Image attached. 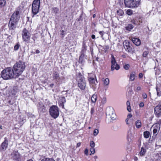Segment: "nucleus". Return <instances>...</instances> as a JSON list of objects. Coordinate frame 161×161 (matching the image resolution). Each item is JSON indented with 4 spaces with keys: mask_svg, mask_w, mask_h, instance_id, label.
Instances as JSON below:
<instances>
[{
    "mask_svg": "<svg viewBox=\"0 0 161 161\" xmlns=\"http://www.w3.org/2000/svg\"><path fill=\"white\" fill-rule=\"evenodd\" d=\"M25 68V63L19 61L17 62L14 65L13 69L14 73V75L17 77L20 75Z\"/></svg>",
    "mask_w": 161,
    "mask_h": 161,
    "instance_id": "obj_1",
    "label": "nucleus"
},
{
    "mask_svg": "<svg viewBox=\"0 0 161 161\" xmlns=\"http://www.w3.org/2000/svg\"><path fill=\"white\" fill-rule=\"evenodd\" d=\"M2 77L4 80L11 79L17 77L14 75V71L10 67L8 68L3 70L1 73Z\"/></svg>",
    "mask_w": 161,
    "mask_h": 161,
    "instance_id": "obj_2",
    "label": "nucleus"
},
{
    "mask_svg": "<svg viewBox=\"0 0 161 161\" xmlns=\"http://www.w3.org/2000/svg\"><path fill=\"white\" fill-rule=\"evenodd\" d=\"M76 80L78 82V86L81 90H84L86 87L85 80L83 76L80 73L77 75Z\"/></svg>",
    "mask_w": 161,
    "mask_h": 161,
    "instance_id": "obj_3",
    "label": "nucleus"
},
{
    "mask_svg": "<svg viewBox=\"0 0 161 161\" xmlns=\"http://www.w3.org/2000/svg\"><path fill=\"white\" fill-rule=\"evenodd\" d=\"M140 1V0H124L125 6L132 8L138 7Z\"/></svg>",
    "mask_w": 161,
    "mask_h": 161,
    "instance_id": "obj_4",
    "label": "nucleus"
},
{
    "mask_svg": "<svg viewBox=\"0 0 161 161\" xmlns=\"http://www.w3.org/2000/svg\"><path fill=\"white\" fill-rule=\"evenodd\" d=\"M40 3V0H34L33 1L32 6V12L34 14L32 17H34V15L37 14L39 12Z\"/></svg>",
    "mask_w": 161,
    "mask_h": 161,
    "instance_id": "obj_5",
    "label": "nucleus"
},
{
    "mask_svg": "<svg viewBox=\"0 0 161 161\" xmlns=\"http://www.w3.org/2000/svg\"><path fill=\"white\" fill-rule=\"evenodd\" d=\"M49 112L51 116L54 119L56 118L59 116V109L56 106L53 105L49 109Z\"/></svg>",
    "mask_w": 161,
    "mask_h": 161,
    "instance_id": "obj_6",
    "label": "nucleus"
},
{
    "mask_svg": "<svg viewBox=\"0 0 161 161\" xmlns=\"http://www.w3.org/2000/svg\"><path fill=\"white\" fill-rule=\"evenodd\" d=\"M21 34L23 42H29L31 36V34L30 32L25 28L22 30Z\"/></svg>",
    "mask_w": 161,
    "mask_h": 161,
    "instance_id": "obj_7",
    "label": "nucleus"
},
{
    "mask_svg": "<svg viewBox=\"0 0 161 161\" xmlns=\"http://www.w3.org/2000/svg\"><path fill=\"white\" fill-rule=\"evenodd\" d=\"M111 70L113 71L115 69L118 70L120 69L119 66L117 64L115 58L113 55H111Z\"/></svg>",
    "mask_w": 161,
    "mask_h": 161,
    "instance_id": "obj_8",
    "label": "nucleus"
},
{
    "mask_svg": "<svg viewBox=\"0 0 161 161\" xmlns=\"http://www.w3.org/2000/svg\"><path fill=\"white\" fill-rule=\"evenodd\" d=\"M94 77H90L89 78V81L90 85V86L92 87L93 90H95L96 88V85L97 83V80L96 79V76L94 75Z\"/></svg>",
    "mask_w": 161,
    "mask_h": 161,
    "instance_id": "obj_9",
    "label": "nucleus"
},
{
    "mask_svg": "<svg viewBox=\"0 0 161 161\" xmlns=\"http://www.w3.org/2000/svg\"><path fill=\"white\" fill-rule=\"evenodd\" d=\"M11 155L13 160L16 161H20L21 156L18 151H14L11 153Z\"/></svg>",
    "mask_w": 161,
    "mask_h": 161,
    "instance_id": "obj_10",
    "label": "nucleus"
},
{
    "mask_svg": "<svg viewBox=\"0 0 161 161\" xmlns=\"http://www.w3.org/2000/svg\"><path fill=\"white\" fill-rule=\"evenodd\" d=\"M20 17L19 11H16L13 13L10 20H11V21H14V22H18L19 19Z\"/></svg>",
    "mask_w": 161,
    "mask_h": 161,
    "instance_id": "obj_11",
    "label": "nucleus"
},
{
    "mask_svg": "<svg viewBox=\"0 0 161 161\" xmlns=\"http://www.w3.org/2000/svg\"><path fill=\"white\" fill-rule=\"evenodd\" d=\"M154 114L157 117L161 116V101L154 108Z\"/></svg>",
    "mask_w": 161,
    "mask_h": 161,
    "instance_id": "obj_12",
    "label": "nucleus"
},
{
    "mask_svg": "<svg viewBox=\"0 0 161 161\" xmlns=\"http://www.w3.org/2000/svg\"><path fill=\"white\" fill-rule=\"evenodd\" d=\"M37 107L38 111L40 113H45L46 111V109L44 105L41 102H39L37 104Z\"/></svg>",
    "mask_w": 161,
    "mask_h": 161,
    "instance_id": "obj_13",
    "label": "nucleus"
},
{
    "mask_svg": "<svg viewBox=\"0 0 161 161\" xmlns=\"http://www.w3.org/2000/svg\"><path fill=\"white\" fill-rule=\"evenodd\" d=\"M106 114L107 115L109 116L112 120H114L116 119V115L113 109L108 110L106 112Z\"/></svg>",
    "mask_w": 161,
    "mask_h": 161,
    "instance_id": "obj_14",
    "label": "nucleus"
},
{
    "mask_svg": "<svg viewBox=\"0 0 161 161\" xmlns=\"http://www.w3.org/2000/svg\"><path fill=\"white\" fill-rule=\"evenodd\" d=\"M17 22H14V21L10 20L8 23V27L10 30H14L16 27Z\"/></svg>",
    "mask_w": 161,
    "mask_h": 161,
    "instance_id": "obj_15",
    "label": "nucleus"
},
{
    "mask_svg": "<svg viewBox=\"0 0 161 161\" xmlns=\"http://www.w3.org/2000/svg\"><path fill=\"white\" fill-rule=\"evenodd\" d=\"M124 47L126 51L130 52L132 51V47L130 46L129 42L125 41L124 43Z\"/></svg>",
    "mask_w": 161,
    "mask_h": 161,
    "instance_id": "obj_16",
    "label": "nucleus"
},
{
    "mask_svg": "<svg viewBox=\"0 0 161 161\" xmlns=\"http://www.w3.org/2000/svg\"><path fill=\"white\" fill-rule=\"evenodd\" d=\"M53 80H55L57 83H59L60 80L59 74L57 71H54L53 74Z\"/></svg>",
    "mask_w": 161,
    "mask_h": 161,
    "instance_id": "obj_17",
    "label": "nucleus"
},
{
    "mask_svg": "<svg viewBox=\"0 0 161 161\" xmlns=\"http://www.w3.org/2000/svg\"><path fill=\"white\" fill-rule=\"evenodd\" d=\"M66 101V99L64 97H60L58 101L59 106L64 108V104L65 103Z\"/></svg>",
    "mask_w": 161,
    "mask_h": 161,
    "instance_id": "obj_18",
    "label": "nucleus"
},
{
    "mask_svg": "<svg viewBox=\"0 0 161 161\" xmlns=\"http://www.w3.org/2000/svg\"><path fill=\"white\" fill-rule=\"evenodd\" d=\"M8 141L6 138H5V140L3 142L1 145V150L4 151L8 147Z\"/></svg>",
    "mask_w": 161,
    "mask_h": 161,
    "instance_id": "obj_19",
    "label": "nucleus"
},
{
    "mask_svg": "<svg viewBox=\"0 0 161 161\" xmlns=\"http://www.w3.org/2000/svg\"><path fill=\"white\" fill-rule=\"evenodd\" d=\"M133 133L132 132L131 129H130L128 132V135L127 136V139L128 141L130 142L131 141L132 139L133 138Z\"/></svg>",
    "mask_w": 161,
    "mask_h": 161,
    "instance_id": "obj_20",
    "label": "nucleus"
},
{
    "mask_svg": "<svg viewBox=\"0 0 161 161\" xmlns=\"http://www.w3.org/2000/svg\"><path fill=\"white\" fill-rule=\"evenodd\" d=\"M131 41L136 46H138L141 44V41L139 39L137 38H132Z\"/></svg>",
    "mask_w": 161,
    "mask_h": 161,
    "instance_id": "obj_21",
    "label": "nucleus"
},
{
    "mask_svg": "<svg viewBox=\"0 0 161 161\" xmlns=\"http://www.w3.org/2000/svg\"><path fill=\"white\" fill-rule=\"evenodd\" d=\"M147 152V148L146 147H142L141 148L139 155L141 156H144Z\"/></svg>",
    "mask_w": 161,
    "mask_h": 161,
    "instance_id": "obj_22",
    "label": "nucleus"
},
{
    "mask_svg": "<svg viewBox=\"0 0 161 161\" xmlns=\"http://www.w3.org/2000/svg\"><path fill=\"white\" fill-rule=\"evenodd\" d=\"M136 73L135 72H133L130 73V80L132 81H133L136 78Z\"/></svg>",
    "mask_w": 161,
    "mask_h": 161,
    "instance_id": "obj_23",
    "label": "nucleus"
},
{
    "mask_svg": "<svg viewBox=\"0 0 161 161\" xmlns=\"http://www.w3.org/2000/svg\"><path fill=\"white\" fill-rule=\"evenodd\" d=\"M79 62L80 63L83 64L85 62V59L84 58V55L82 54L80 56Z\"/></svg>",
    "mask_w": 161,
    "mask_h": 161,
    "instance_id": "obj_24",
    "label": "nucleus"
},
{
    "mask_svg": "<svg viewBox=\"0 0 161 161\" xmlns=\"http://www.w3.org/2000/svg\"><path fill=\"white\" fill-rule=\"evenodd\" d=\"M103 85L107 86H108L109 83V79L106 78L105 79H103Z\"/></svg>",
    "mask_w": 161,
    "mask_h": 161,
    "instance_id": "obj_25",
    "label": "nucleus"
},
{
    "mask_svg": "<svg viewBox=\"0 0 161 161\" xmlns=\"http://www.w3.org/2000/svg\"><path fill=\"white\" fill-rule=\"evenodd\" d=\"M135 125L136 128H139L142 126V123L140 120H138L135 122Z\"/></svg>",
    "mask_w": 161,
    "mask_h": 161,
    "instance_id": "obj_26",
    "label": "nucleus"
},
{
    "mask_svg": "<svg viewBox=\"0 0 161 161\" xmlns=\"http://www.w3.org/2000/svg\"><path fill=\"white\" fill-rule=\"evenodd\" d=\"M160 125L159 124L156 123L153 125L152 128H153V129H154L160 130Z\"/></svg>",
    "mask_w": 161,
    "mask_h": 161,
    "instance_id": "obj_27",
    "label": "nucleus"
},
{
    "mask_svg": "<svg viewBox=\"0 0 161 161\" xmlns=\"http://www.w3.org/2000/svg\"><path fill=\"white\" fill-rule=\"evenodd\" d=\"M143 135L145 138H148L149 137L150 132L147 131H145L144 132Z\"/></svg>",
    "mask_w": 161,
    "mask_h": 161,
    "instance_id": "obj_28",
    "label": "nucleus"
},
{
    "mask_svg": "<svg viewBox=\"0 0 161 161\" xmlns=\"http://www.w3.org/2000/svg\"><path fill=\"white\" fill-rule=\"evenodd\" d=\"M133 26L131 24H128V25L125 27V29L127 30L130 31L133 28Z\"/></svg>",
    "mask_w": 161,
    "mask_h": 161,
    "instance_id": "obj_29",
    "label": "nucleus"
},
{
    "mask_svg": "<svg viewBox=\"0 0 161 161\" xmlns=\"http://www.w3.org/2000/svg\"><path fill=\"white\" fill-rule=\"evenodd\" d=\"M97 98V97L96 95L94 94L91 97L92 101L93 103H95L96 101Z\"/></svg>",
    "mask_w": 161,
    "mask_h": 161,
    "instance_id": "obj_30",
    "label": "nucleus"
},
{
    "mask_svg": "<svg viewBox=\"0 0 161 161\" xmlns=\"http://www.w3.org/2000/svg\"><path fill=\"white\" fill-rule=\"evenodd\" d=\"M156 89L157 96L158 97H160L161 96V91L160 89L157 86L156 87Z\"/></svg>",
    "mask_w": 161,
    "mask_h": 161,
    "instance_id": "obj_31",
    "label": "nucleus"
},
{
    "mask_svg": "<svg viewBox=\"0 0 161 161\" xmlns=\"http://www.w3.org/2000/svg\"><path fill=\"white\" fill-rule=\"evenodd\" d=\"M41 161H55V160L52 158H46L42 159Z\"/></svg>",
    "mask_w": 161,
    "mask_h": 161,
    "instance_id": "obj_32",
    "label": "nucleus"
},
{
    "mask_svg": "<svg viewBox=\"0 0 161 161\" xmlns=\"http://www.w3.org/2000/svg\"><path fill=\"white\" fill-rule=\"evenodd\" d=\"M117 14L119 16H122L124 14V12L123 10H122L119 9V10H118L117 11Z\"/></svg>",
    "mask_w": 161,
    "mask_h": 161,
    "instance_id": "obj_33",
    "label": "nucleus"
},
{
    "mask_svg": "<svg viewBox=\"0 0 161 161\" xmlns=\"http://www.w3.org/2000/svg\"><path fill=\"white\" fill-rule=\"evenodd\" d=\"M20 47V45L19 42L17 43L15 45L14 47V50L15 51H17L19 49Z\"/></svg>",
    "mask_w": 161,
    "mask_h": 161,
    "instance_id": "obj_34",
    "label": "nucleus"
},
{
    "mask_svg": "<svg viewBox=\"0 0 161 161\" xmlns=\"http://www.w3.org/2000/svg\"><path fill=\"white\" fill-rule=\"evenodd\" d=\"M59 11L58 8L56 7H53L52 8V11L55 14H57Z\"/></svg>",
    "mask_w": 161,
    "mask_h": 161,
    "instance_id": "obj_35",
    "label": "nucleus"
},
{
    "mask_svg": "<svg viewBox=\"0 0 161 161\" xmlns=\"http://www.w3.org/2000/svg\"><path fill=\"white\" fill-rule=\"evenodd\" d=\"M5 4V0H0V7H3Z\"/></svg>",
    "mask_w": 161,
    "mask_h": 161,
    "instance_id": "obj_36",
    "label": "nucleus"
},
{
    "mask_svg": "<svg viewBox=\"0 0 161 161\" xmlns=\"http://www.w3.org/2000/svg\"><path fill=\"white\" fill-rule=\"evenodd\" d=\"M159 130L154 129H153V135L155 136H156L157 135Z\"/></svg>",
    "mask_w": 161,
    "mask_h": 161,
    "instance_id": "obj_37",
    "label": "nucleus"
},
{
    "mask_svg": "<svg viewBox=\"0 0 161 161\" xmlns=\"http://www.w3.org/2000/svg\"><path fill=\"white\" fill-rule=\"evenodd\" d=\"M90 145L91 147H94L95 146V143L94 142L92 141L90 142Z\"/></svg>",
    "mask_w": 161,
    "mask_h": 161,
    "instance_id": "obj_38",
    "label": "nucleus"
},
{
    "mask_svg": "<svg viewBox=\"0 0 161 161\" xmlns=\"http://www.w3.org/2000/svg\"><path fill=\"white\" fill-rule=\"evenodd\" d=\"M126 13L128 15H130L133 14L132 10L130 9H128Z\"/></svg>",
    "mask_w": 161,
    "mask_h": 161,
    "instance_id": "obj_39",
    "label": "nucleus"
},
{
    "mask_svg": "<svg viewBox=\"0 0 161 161\" xmlns=\"http://www.w3.org/2000/svg\"><path fill=\"white\" fill-rule=\"evenodd\" d=\"M99 133V130L97 129H95L93 131V135L94 136H97Z\"/></svg>",
    "mask_w": 161,
    "mask_h": 161,
    "instance_id": "obj_40",
    "label": "nucleus"
},
{
    "mask_svg": "<svg viewBox=\"0 0 161 161\" xmlns=\"http://www.w3.org/2000/svg\"><path fill=\"white\" fill-rule=\"evenodd\" d=\"M149 52L148 51H145L142 54V56L144 57H146L147 56V55L148 54Z\"/></svg>",
    "mask_w": 161,
    "mask_h": 161,
    "instance_id": "obj_41",
    "label": "nucleus"
},
{
    "mask_svg": "<svg viewBox=\"0 0 161 161\" xmlns=\"http://www.w3.org/2000/svg\"><path fill=\"white\" fill-rule=\"evenodd\" d=\"M156 156L158 157V159L160 160L161 159V152H159L158 153L156 154Z\"/></svg>",
    "mask_w": 161,
    "mask_h": 161,
    "instance_id": "obj_42",
    "label": "nucleus"
},
{
    "mask_svg": "<svg viewBox=\"0 0 161 161\" xmlns=\"http://www.w3.org/2000/svg\"><path fill=\"white\" fill-rule=\"evenodd\" d=\"M106 99L105 97H103L102 99V101H101V103L104 104L106 103Z\"/></svg>",
    "mask_w": 161,
    "mask_h": 161,
    "instance_id": "obj_43",
    "label": "nucleus"
},
{
    "mask_svg": "<svg viewBox=\"0 0 161 161\" xmlns=\"http://www.w3.org/2000/svg\"><path fill=\"white\" fill-rule=\"evenodd\" d=\"M90 151L92 154H94L95 153V149L94 147H91L90 149Z\"/></svg>",
    "mask_w": 161,
    "mask_h": 161,
    "instance_id": "obj_44",
    "label": "nucleus"
},
{
    "mask_svg": "<svg viewBox=\"0 0 161 161\" xmlns=\"http://www.w3.org/2000/svg\"><path fill=\"white\" fill-rule=\"evenodd\" d=\"M130 65L129 64H125L124 66V68L126 70H128L129 68Z\"/></svg>",
    "mask_w": 161,
    "mask_h": 161,
    "instance_id": "obj_45",
    "label": "nucleus"
},
{
    "mask_svg": "<svg viewBox=\"0 0 161 161\" xmlns=\"http://www.w3.org/2000/svg\"><path fill=\"white\" fill-rule=\"evenodd\" d=\"M142 97L143 99H146L147 97V94L145 93H143L142 94Z\"/></svg>",
    "mask_w": 161,
    "mask_h": 161,
    "instance_id": "obj_46",
    "label": "nucleus"
},
{
    "mask_svg": "<svg viewBox=\"0 0 161 161\" xmlns=\"http://www.w3.org/2000/svg\"><path fill=\"white\" fill-rule=\"evenodd\" d=\"M95 110L94 108L92 107L91 108V115H92L94 112Z\"/></svg>",
    "mask_w": 161,
    "mask_h": 161,
    "instance_id": "obj_47",
    "label": "nucleus"
},
{
    "mask_svg": "<svg viewBox=\"0 0 161 161\" xmlns=\"http://www.w3.org/2000/svg\"><path fill=\"white\" fill-rule=\"evenodd\" d=\"M142 89V88L140 86H138L137 87L136 89V91L137 92L141 90Z\"/></svg>",
    "mask_w": 161,
    "mask_h": 161,
    "instance_id": "obj_48",
    "label": "nucleus"
},
{
    "mask_svg": "<svg viewBox=\"0 0 161 161\" xmlns=\"http://www.w3.org/2000/svg\"><path fill=\"white\" fill-rule=\"evenodd\" d=\"M127 110L129 112H130L131 111V107L130 106H127Z\"/></svg>",
    "mask_w": 161,
    "mask_h": 161,
    "instance_id": "obj_49",
    "label": "nucleus"
},
{
    "mask_svg": "<svg viewBox=\"0 0 161 161\" xmlns=\"http://www.w3.org/2000/svg\"><path fill=\"white\" fill-rule=\"evenodd\" d=\"M161 141V140H159L158 141V142H156V144L157 146H159V147H161V144H160L159 143V141Z\"/></svg>",
    "mask_w": 161,
    "mask_h": 161,
    "instance_id": "obj_50",
    "label": "nucleus"
},
{
    "mask_svg": "<svg viewBox=\"0 0 161 161\" xmlns=\"http://www.w3.org/2000/svg\"><path fill=\"white\" fill-rule=\"evenodd\" d=\"M64 30H62L61 31V33L60 34V35L62 36V37L63 38L64 37Z\"/></svg>",
    "mask_w": 161,
    "mask_h": 161,
    "instance_id": "obj_51",
    "label": "nucleus"
},
{
    "mask_svg": "<svg viewBox=\"0 0 161 161\" xmlns=\"http://www.w3.org/2000/svg\"><path fill=\"white\" fill-rule=\"evenodd\" d=\"M144 106V103L143 102L139 104V106L140 107H143Z\"/></svg>",
    "mask_w": 161,
    "mask_h": 161,
    "instance_id": "obj_52",
    "label": "nucleus"
},
{
    "mask_svg": "<svg viewBox=\"0 0 161 161\" xmlns=\"http://www.w3.org/2000/svg\"><path fill=\"white\" fill-rule=\"evenodd\" d=\"M88 150L87 149H86L85 150V153L86 155H88Z\"/></svg>",
    "mask_w": 161,
    "mask_h": 161,
    "instance_id": "obj_53",
    "label": "nucleus"
},
{
    "mask_svg": "<svg viewBox=\"0 0 161 161\" xmlns=\"http://www.w3.org/2000/svg\"><path fill=\"white\" fill-rule=\"evenodd\" d=\"M25 119H22L21 120H20V122L21 123V124L23 123L24 122H25Z\"/></svg>",
    "mask_w": 161,
    "mask_h": 161,
    "instance_id": "obj_54",
    "label": "nucleus"
},
{
    "mask_svg": "<svg viewBox=\"0 0 161 161\" xmlns=\"http://www.w3.org/2000/svg\"><path fill=\"white\" fill-rule=\"evenodd\" d=\"M86 47L85 46V44H84V43H83V47H82V50H86Z\"/></svg>",
    "mask_w": 161,
    "mask_h": 161,
    "instance_id": "obj_55",
    "label": "nucleus"
},
{
    "mask_svg": "<svg viewBox=\"0 0 161 161\" xmlns=\"http://www.w3.org/2000/svg\"><path fill=\"white\" fill-rule=\"evenodd\" d=\"M11 31V34L12 35H15V31L14 30H10Z\"/></svg>",
    "mask_w": 161,
    "mask_h": 161,
    "instance_id": "obj_56",
    "label": "nucleus"
},
{
    "mask_svg": "<svg viewBox=\"0 0 161 161\" xmlns=\"http://www.w3.org/2000/svg\"><path fill=\"white\" fill-rule=\"evenodd\" d=\"M125 122L127 125H129L130 124V123H129V119L128 118L126 119H125Z\"/></svg>",
    "mask_w": 161,
    "mask_h": 161,
    "instance_id": "obj_57",
    "label": "nucleus"
},
{
    "mask_svg": "<svg viewBox=\"0 0 161 161\" xmlns=\"http://www.w3.org/2000/svg\"><path fill=\"white\" fill-rule=\"evenodd\" d=\"M143 74L142 73H140L139 74V77L140 78H142L143 77Z\"/></svg>",
    "mask_w": 161,
    "mask_h": 161,
    "instance_id": "obj_58",
    "label": "nucleus"
},
{
    "mask_svg": "<svg viewBox=\"0 0 161 161\" xmlns=\"http://www.w3.org/2000/svg\"><path fill=\"white\" fill-rule=\"evenodd\" d=\"M103 33H104V32L103 31H100L99 32V33L100 34V35H101V36H103Z\"/></svg>",
    "mask_w": 161,
    "mask_h": 161,
    "instance_id": "obj_59",
    "label": "nucleus"
},
{
    "mask_svg": "<svg viewBox=\"0 0 161 161\" xmlns=\"http://www.w3.org/2000/svg\"><path fill=\"white\" fill-rule=\"evenodd\" d=\"M81 145V143L80 142H78L77 143L76 145V147H79Z\"/></svg>",
    "mask_w": 161,
    "mask_h": 161,
    "instance_id": "obj_60",
    "label": "nucleus"
},
{
    "mask_svg": "<svg viewBox=\"0 0 161 161\" xmlns=\"http://www.w3.org/2000/svg\"><path fill=\"white\" fill-rule=\"evenodd\" d=\"M126 105L127 106H130V102L128 101H127L126 102Z\"/></svg>",
    "mask_w": 161,
    "mask_h": 161,
    "instance_id": "obj_61",
    "label": "nucleus"
},
{
    "mask_svg": "<svg viewBox=\"0 0 161 161\" xmlns=\"http://www.w3.org/2000/svg\"><path fill=\"white\" fill-rule=\"evenodd\" d=\"M132 117V115L131 114H129L127 115V118H130Z\"/></svg>",
    "mask_w": 161,
    "mask_h": 161,
    "instance_id": "obj_62",
    "label": "nucleus"
},
{
    "mask_svg": "<svg viewBox=\"0 0 161 161\" xmlns=\"http://www.w3.org/2000/svg\"><path fill=\"white\" fill-rule=\"evenodd\" d=\"M92 38L93 39H95V35H92Z\"/></svg>",
    "mask_w": 161,
    "mask_h": 161,
    "instance_id": "obj_63",
    "label": "nucleus"
},
{
    "mask_svg": "<svg viewBox=\"0 0 161 161\" xmlns=\"http://www.w3.org/2000/svg\"><path fill=\"white\" fill-rule=\"evenodd\" d=\"M54 84L53 83L51 84L50 85V86L51 88H52L53 87V86H54Z\"/></svg>",
    "mask_w": 161,
    "mask_h": 161,
    "instance_id": "obj_64",
    "label": "nucleus"
}]
</instances>
